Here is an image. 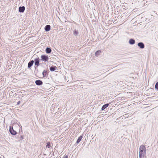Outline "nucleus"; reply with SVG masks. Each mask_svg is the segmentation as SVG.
Segmentation results:
<instances>
[{
	"mask_svg": "<svg viewBox=\"0 0 158 158\" xmlns=\"http://www.w3.org/2000/svg\"><path fill=\"white\" fill-rule=\"evenodd\" d=\"M139 158H144V156L146 154V149L145 146L141 145L140 146L139 148Z\"/></svg>",
	"mask_w": 158,
	"mask_h": 158,
	"instance_id": "1",
	"label": "nucleus"
},
{
	"mask_svg": "<svg viewBox=\"0 0 158 158\" xmlns=\"http://www.w3.org/2000/svg\"><path fill=\"white\" fill-rule=\"evenodd\" d=\"M41 60L44 62H46L48 60V57L44 55H42L41 56Z\"/></svg>",
	"mask_w": 158,
	"mask_h": 158,
	"instance_id": "2",
	"label": "nucleus"
},
{
	"mask_svg": "<svg viewBox=\"0 0 158 158\" xmlns=\"http://www.w3.org/2000/svg\"><path fill=\"white\" fill-rule=\"evenodd\" d=\"M34 61L35 62V64L37 66L40 65V59L39 57H37L34 59Z\"/></svg>",
	"mask_w": 158,
	"mask_h": 158,
	"instance_id": "3",
	"label": "nucleus"
},
{
	"mask_svg": "<svg viewBox=\"0 0 158 158\" xmlns=\"http://www.w3.org/2000/svg\"><path fill=\"white\" fill-rule=\"evenodd\" d=\"M9 131L11 134L13 135H16L17 133L14 130L11 126H10Z\"/></svg>",
	"mask_w": 158,
	"mask_h": 158,
	"instance_id": "4",
	"label": "nucleus"
},
{
	"mask_svg": "<svg viewBox=\"0 0 158 158\" xmlns=\"http://www.w3.org/2000/svg\"><path fill=\"white\" fill-rule=\"evenodd\" d=\"M138 46L141 49H143L144 48V45L142 42H140L138 44Z\"/></svg>",
	"mask_w": 158,
	"mask_h": 158,
	"instance_id": "5",
	"label": "nucleus"
},
{
	"mask_svg": "<svg viewBox=\"0 0 158 158\" xmlns=\"http://www.w3.org/2000/svg\"><path fill=\"white\" fill-rule=\"evenodd\" d=\"M19 9V12L21 13H23L25 10V7L24 6H20Z\"/></svg>",
	"mask_w": 158,
	"mask_h": 158,
	"instance_id": "6",
	"label": "nucleus"
},
{
	"mask_svg": "<svg viewBox=\"0 0 158 158\" xmlns=\"http://www.w3.org/2000/svg\"><path fill=\"white\" fill-rule=\"evenodd\" d=\"M35 83L37 85H40L43 84V82L41 80H38L35 81Z\"/></svg>",
	"mask_w": 158,
	"mask_h": 158,
	"instance_id": "7",
	"label": "nucleus"
},
{
	"mask_svg": "<svg viewBox=\"0 0 158 158\" xmlns=\"http://www.w3.org/2000/svg\"><path fill=\"white\" fill-rule=\"evenodd\" d=\"M34 62V60H32L30 61L28 63V68H30V67H31L33 65Z\"/></svg>",
	"mask_w": 158,
	"mask_h": 158,
	"instance_id": "8",
	"label": "nucleus"
},
{
	"mask_svg": "<svg viewBox=\"0 0 158 158\" xmlns=\"http://www.w3.org/2000/svg\"><path fill=\"white\" fill-rule=\"evenodd\" d=\"M51 28V26L50 25H48L46 26L45 27V30L46 31H50Z\"/></svg>",
	"mask_w": 158,
	"mask_h": 158,
	"instance_id": "9",
	"label": "nucleus"
},
{
	"mask_svg": "<svg viewBox=\"0 0 158 158\" xmlns=\"http://www.w3.org/2000/svg\"><path fill=\"white\" fill-rule=\"evenodd\" d=\"M56 69H57V67L55 66H52L50 68V70L51 71H55Z\"/></svg>",
	"mask_w": 158,
	"mask_h": 158,
	"instance_id": "10",
	"label": "nucleus"
},
{
	"mask_svg": "<svg viewBox=\"0 0 158 158\" xmlns=\"http://www.w3.org/2000/svg\"><path fill=\"white\" fill-rule=\"evenodd\" d=\"M135 40H134L132 39H130L129 40V43L131 45H133L135 44Z\"/></svg>",
	"mask_w": 158,
	"mask_h": 158,
	"instance_id": "11",
	"label": "nucleus"
},
{
	"mask_svg": "<svg viewBox=\"0 0 158 158\" xmlns=\"http://www.w3.org/2000/svg\"><path fill=\"white\" fill-rule=\"evenodd\" d=\"M109 105V104L107 103L103 105L101 109L102 110H104Z\"/></svg>",
	"mask_w": 158,
	"mask_h": 158,
	"instance_id": "12",
	"label": "nucleus"
},
{
	"mask_svg": "<svg viewBox=\"0 0 158 158\" xmlns=\"http://www.w3.org/2000/svg\"><path fill=\"white\" fill-rule=\"evenodd\" d=\"M52 50L50 48L47 47L46 49V52L47 53H50L51 52Z\"/></svg>",
	"mask_w": 158,
	"mask_h": 158,
	"instance_id": "13",
	"label": "nucleus"
},
{
	"mask_svg": "<svg viewBox=\"0 0 158 158\" xmlns=\"http://www.w3.org/2000/svg\"><path fill=\"white\" fill-rule=\"evenodd\" d=\"M82 138V136H79L78 137V139L76 143L77 144H78V143H79L80 142V141L81 140Z\"/></svg>",
	"mask_w": 158,
	"mask_h": 158,
	"instance_id": "14",
	"label": "nucleus"
},
{
	"mask_svg": "<svg viewBox=\"0 0 158 158\" xmlns=\"http://www.w3.org/2000/svg\"><path fill=\"white\" fill-rule=\"evenodd\" d=\"M47 74V71L46 70H44L42 73V74L43 77H46Z\"/></svg>",
	"mask_w": 158,
	"mask_h": 158,
	"instance_id": "15",
	"label": "nucleus"
},
{
	"mask_svg": "<svg viewBox=\"0 0 158 158\" xmlns=\"http://www.w3.org/2000/svg\"><path fill=\"white\" fill-rule=\"evenodd\" d=\"M79 34V32L78 31L76 30H74L73 32V35L75 36H77Z\"/></svg>",
	"mask_w": 158,
	"mask_h": 158,
	"instance_id": "16",
	"label": "nucleus"
},
{
	"mask_svg": "<svg viewBox=\"0 0 158 158\" xmlns=\"http://www.w3.org/2000/svg\"><path fill=\"white\" fill-rule=\"evenodd\" d=\"M100 52L101 51L100 50L97 51L95 53V55L97 56V55H99L100 53Z\"/></svg>",
	"mask_w": 158,
	"mask_h": 158,
	"instance_id": "17",
	"label": "nucleus"
},
{
	"mask_svg": "<svg viewBox=\"0 0 158 158\" xmlns=\"http://www.w3.org/2000/svg\"><path fill=\"white\" fill-rule=\"evenodd\" d=\"M51 146V144L49 142H48L47 143V145H46V148H49Z\"/></svg>",
	"mask_w": 158,
	"mask_h": 158,
	"instance_id": "18",
	"label": "nucleus"
},
{
	"mask_svg": "<svg viewBox=\"0 0 158 158\" xmlns=\"http://www.w3.org/2000/svg\"><path fill=\"white\" fill-rule=\"evenodd\" d=\"M155 88L156 89L158 90V82L156 83L155 85Z\"/></svg>",
	"mask_w": 158,
	"mask_h": 158,
	"instance_id": "19",
	"label": "nucleus"
},
{
	"mask_svg": "<svg viewBox=\"0 0 158 158\" xmlns=\"http://www.w3.org/2000/svg\"><path fill=\"white\" fill-rule=\"evenodd\" d=\"M20 101H19L17 102V105H19L20 103Z\"/></svg>",
	"mask_w": 158,
	"mask_h": 158,
	"instance_id": "20",
	"label": "nucleus"
},
{
	"mask_svg": "<svg viewBox=\"0 0 158 158\" xmlns=\"http://www.w3.org/2000/svg\"><path fill=\"white\" fill-rule=\"evenodd\" d=\"M68 156L66 155L64 156L63 158H68Z\"/></svg>",
	"mask_w": 158,
	"mask_h": 158,
	"instance_id": "21",
	"label": "nucleus"
},
{
	"mask_svg": "<svg viewBox=\"0 0 158 158\" xmlns=\"http://www.w3.org/2000/svg\"><path fill=\"white\" fill-rule=\"evenodd\" d=\"M24 139L23 137V136H21V139Z\"/></svg>",
	"mask_w": 158,
	"mask_h": 158,
	"instance_id": "22",
	"label": "nucleus"
}]
</instances>
